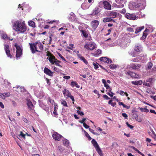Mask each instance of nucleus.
Returning a JSON list of instances; mask_svg holds the SVG:
<instances>
[{"label": "nucleus", "instance_id": "obj_33", "mask_svg": "<svg viewBox=\"0 0 156 156\" xmlns=\"http://www.w3.org/2000/svg\"><path fill=\"white\" fill-rule=\"evenodd\" d=\"M61 104L65 107H68V105L66 102L63 99H61L60 101Z\"/></svg>", "mask_w": 156, "mask_h": 156}, {"label": "nucleus", "instance_id": "obj_50", "mask_svg": "<svg viewBox=\"0 0 156 156\" xmlns=\"http://www.w3.org/2000/svg\"><path fill=\"white\" fill-rule=\"evenodd\" d=\"M127 30L130 32H134V30L131 27H129L127 28Z\"/></svg>", "mask_w": 156, "mask_h": 156}, {"label": "nucleus", "instance_id": "obj_64", "mask_svg": "<svg viewBox=\"0 0 156 156\" xmlns=\"http://www.w3.org/2000/svg\"><path fill=\"white\" fill-rule=\"evenodd\" d=\"M151 136L154 138V140L156 141V134H154V135H151Z\"/></svg>", "mask_w": 156, "mask_h": 156}, {"label": "nucleus", "instance_id": "obj_23", "mask_svg": "<svg viewBox=\"0 0 156 156\" xmlns=\"http://www.w3.org/2000/svg\"><path fill=\"white\" fill-rule=\"evenodd\" d=\"M102 83L104 84L105 87L107 89L109 90L111 89V88L109 86L108 84H107L106 82L105 79H102Z\"/></svg>", "mask_w": 156, "mask_h": 156}, {"label": "nucleus", "instance_id": "obj_29", "mask_svg": "<svg viewBox=\"0 0 156 156\" xmlns=\"http://www.w3.org/2000/svg\"><path fill=\"white\" fill-rule=\"evenodd\" d=\"M112 20V19L111 18L106 17L103 19V21L104 23L111 22Z\"/></svg>", "mask_w": 156, "mask_h": 156}, {"label": "nucleus", "instance_id": "obj_57", "mask_svg": "<svg viewBox=\"0 0 156 156\" xmlns=\"http://www.w3.org/2000/svg\"><path fill=\"white\" fill-rule=\"evenodd\" d=\"M112 28H110L108 30V33L106 34V36H108V35H109L110 34V33L112 30Z\"/></svg>", "mask_w": 156, "mask_h": 156}, {"label": "nucleus", "instance_id": "obj_41", "mask_svg": "<svg viewBox=\"0 0 156 156\" xmlns=\"http://www.w3.org/2000/svg\"><path fill=\"white\" fill-rule=\"evenodd\" d=\"M108 103L109 104L111 105L113 107H114L116 104L115 102H113V100H110L108 101Z\"/></svg>", "mask_w": 156, "mask_h": 156}, {"label": "nucleus", "instance_id": "obj_10", "mask_svg": "<svg viewBox=\"0 0 156 156\" xmlns=\"http://www.w3.org/2000/svg\"><path fill=\"white\" fill-rule=\"evenodd\" d=\"M52 136L53 139L55 140L59 141L61 138H63L62 136L56 132L54 133L52 135Z\"/></svg>", "mask_w": 156, "mask_h": 156}, {"label": "nucleus", "instance_id": "obj_17", "mask_svg": "<svg viewBox=\"0 0 156 156\" xmlns=\"http://www.w3.org/2000/svg\"><path fill=\"white\" fill-rule=\"evenodd\" d=\"M48 60L50 62L52 65H53L55 63V62L56 60V58L55 57L54 55H51V57L49 58Z\"/></svg>", "mask_w": 156, "mask_h": 156}, {"label": "nucleus", "instance_id": "obj_51", "mask_svg": "<svg viewBox=\"0 0 156 156\" xmlns=\"http://www.w3.org/2000/svg\"><path fill=\"white\" fill-rule=\"evenodd\" d=\"M20 136H21L24 139L25 138V134H23V132L21 131H20V134L19 135V137H20Z\"/></svg>", "mask_w": 156, "mask_h": 156}, {"label": "nucleus", "instance_id": "obj_13", "mask_svg": "<svg viewBox=\"0 0 156 156\" xmlns=\"http://www.w3.org/2000/svg\"><path fill=\"white\" fill-rule=\"evenodd\" d=\"M44 73L46 74V75H48L50 76H53L54 72H52L48 68L45 67L44 68Z\"/></svg>", "mask_w": 156, "mask_h": 156}, {"label": "nucleus", "instance_id": "obj_47", "mask_svg": "<svg viewBox=\"0 0 156 156\" xmlns=\"http://www.w3.org/2000/svg\"><path fill=\"white\" fill-rule=\"evenodd\" d=\"M152 66H153L152 63L151 62H148V69H151L152 67Z\"/></svg>", "mask_w": 156, "mask_h": 156}, {"label": "nucleus", "instance_id": "obj_30", "mask_svg": "<svg viewBox=\"0 0 156 156\" xmlns=\"http://www.w3.org/2000/svg\"><path fill=\"white\" fill-rule=\"evenodd\" d=\"M2 38L4 39L9 40L11 41H12L13 39H10L9 37L8 36L7 34H3L2 35Z\"/></svg>", "mask_w": 156, "mask_h": 156}, {"label": "nucleus", "instance_id": "obj_18", "mask_svg": "<svg viewBox=\"0 0 156 156\" xmlns=\"http://www.w3.org/2000/svg\"><path fill=\"white\" fill-rule=\"evenodd\" d=\"M103 4L104 5L105 8L108 9H111V6L110 4L107 1L104 2Z\"/></svg>", "mask_w": 156, "mask_h": 156}, {"label": "nucleus", "instance_id": "obj_42", "mask_svg": "<svg viewBox=\"0 0 156 156\" xmlns=\"http://www.w3.org/2000/svg\"><path fill=\"white\" fill-rule=\"evenodd\" d=\"M84 132L85 133V136H86V137H87V138H88V139L89 140H90L91 139V138L89 136L88 133L85 130H84Z\"/></svg>", "mask_w": 156, "mask_h": 156}, {"label": "nucleus", "instance_id": "obj_53", "mask_svg": "<svg viewBox=\"0 0 156 156\" xmlns=\"http://www.w3.org/2000/svg\"><path fill=\"white\" fill-rule=\"evenodd\" d=\"M51 52L48 51H47V56H49V57H51V55H53Z\"/></svg>", "mask_w": 156, "mask_h": 156}, {"label": "nucleus", "instance_id": "obj_27", "mask_svg": "<svg viewBox=\"0 0 156 156\" xmlns=\"http://www.w3.org/2000/svg\"><path fill=\"white\" fill-rule=\"evenodd\" d=\"M144 26L137 28L135 30V33L136 34L138 33L139 32H140L142 30L144 29Z\"/></svg>", "mask_w": 156, "mask_h": 156}, {"label": "nucleus", "instance_id": "obj_49", "mask_svg": "<svg viewBox=\"0 0 156 156\" xmlns=\"http://www.w3.org/2000/svg\"><path fill=\"white\" fill-rule=\"evenodd\" d=\"M77 112L78 114L81 116H83L84 115V114L83 113V112L80 111L79 110H77Z\"/></svg>", "mask_w": 156, "mask_h": 156}, {"label": "nucleus", "instance_id": "obj_37", "mask_svg": "<svg viewBox=\"0 0 156 156\" xmlns=\"http://www.w3.org/2000/svg\"><path fill=\"white\" fill-rule=\"evenodd\" d=\"M60 63H61V62L56 59V60H55V62L54 64H55L57 66H58L60 67H62V66L59 64Z\"/></svg>", "mask_w": 156, "mask_h": 156}, {"label": "nucleus", "instance_id": "obj_43", "mask_svg": "<svg viewBox=\"0 0 156 156\" xmlns=\"http://www.w3.org/2000/svg\"><path fill=\"white\" fill-rule=\"evenodd\" d=\"M80 58L81 60H82L83 62L85 63L86 64H88V62L87 60L84 58L83 56H81L80 57Z\"/></svg>", "mask_w": 156, "mask_h": 156}, {"label": "nucleus", "instance_id": "obj_22", "mask_svg": "<svg viewBox=\"0 0 156 156\" xmlns=\"http://www.w3.org/2000/svg\"><path fill=\"white\" fill-rule=\"evenodd\" d=\"M100 12L99 9L98 8H95L93 10L91 15L93 16H94L98 14Z\"/></svg>", "mask_w": 156, "mask_h": 156}, {"label": "nucleus", "instance_id": "obj_28", "mask_svg": "<svg viewBox=\"0 0 156 156\" xmlns=\"http://www.w3.org/2000/svg\"><path fill=\"white\" fill-rule=\"evenodd\" d=\"M101 51L99 49H98L93 54L94 56H98L101 54Z\"/></svg>", "mask_w": 156, "mask_h": 156}, {"label": "nucleus", "instance_id": "obj_54", "mask_svg": "<svg viewBox=\"0 0 156 156\" xmlns=\"http://www.w3.org/2000/svg\"><path fill=\"white\" fill-rule=\"evenodd\" d=\"M43 106L42 107V108L45 110V111H47L48 110V108L45 105H43Z\"/></svg>", "mask_w": 156, "mask_h": 156}, {"label": "nucleus", "instance_id": "obj_9", "mask_svg": "<svg viewBox=\"0 0 156 156\" xmlns=\"http://www.w3.org/2000/svg\"><path fill=\"white\" fill-rule=\"evenodd\" d=\"M13 88H15V90L19 93L23 92L24 93V94H25L26 92H27L26 90H25L24 88L23 87L17 86L15 87H14Z\"/></svg>", "mask_w": 156, "mask_h": 156}, {"label": "nucleus", "instance_id": "obj_21", "mask_svg": "<svg viewBox=\"0 0 156 156\" xmlns=\"http://www.w3.org/2000/svg\"><path fill=\"white\" fill-rule=\"evenodd\" d=\"M119 14V13L114 12H112L109 14V16L111 17V18H115Z\"/></svg>", "mask_w": 156, "mask_h": 156}, {"label": "nucleus", "instance_id": "obj_60", "mask_svg": "<svg viewBox=\"0 0 156 156\" xmlns=\"http://www.w3.org/2000/svg\"><path fill=\"white\" fill-rule=\"evenodd\" d=\"M86 120V118H83L82 119V120L79 121V122H80L81 123L83 124V123H84V122Z\"/></svg>", "mask_w": 156, "mask_h": 156}, {"label": "nucleus", "instance_id": "obj_32", "mask_svg": "<svg viewBox=\"0 0 156 156\" xmlns=\"http://www.w3.org/2000/svg\"><path fill=\"white\" fill-rule=\"evenodd\" d=\"M10 93L9 92L4 93L3 94H0V97L3 96L4 97H9L10 96Z\"/></svg>", "mask_w": 156, "mask_h": 156}, {"label": "nucleus", "instance_id": "obj_45", "mask_svg": "<svg viewBox=\"0 0 156 156\" xmlns=\"http://www.w3.org/2000/svg\"><path fill=\"white\" fill-rule=\"evenodd\" d=\"M89 130L90 132L92 133L94 135H99V134H98V133H97L95 132H94V130H93V129H90V128H89Z\"/></svg>", "mask_w": 156, "mask_h": 156}, {"label": "nucleus", "instance_id": "obj_3", "mask_svg": "<svg viewBox=\"0 0 156 156\" xmlns=\"http://www.w3.org/2000/svg\"><path fill=\"white\" fill-rule=\"evenodd\" d=\"M96 47L95 44L94 42H90L89 43H86L84 46V48L87 50H92L95 49Z\"/></svg>", "mask_w": 156, "mask_h": 156}, {"label": "nucleus", "instance_id": "obj_36", "mask_svg": "<svg viewBox=\"0 0 156 156\" xmlns=\"http://www.w3.org/2000/svg\"><path fill=\"white\" fill-rule=\"evenodd\" d=\"M141 48L140 46H136L134 50L136 51L139 52L142 51Z\"/></svg>", "mask_w": 156, "mask_h": 156}, {"label": "nucleus", "instance_id": "obj_20", "mask_svg": "<svg viewBox=\"0 0 156 156\" xmlns=\"http://www.w3.org/2000/svg\"><path fill=\"white\" fill-rule=\"evenodd\" d=\"M115 2L118 4H120L119 7H124V4L125 3V0H115Z\"/></svg>", "mask_w": 156, "mask_h": 156}, {"label": "nucleus", "instance_id": "obj_55", "mask_svg": "<svg viewBox=\"0 0 156 156\" xmlns=\"http://www.w3.org/2000/svg\"><path fill=\"white\" fill-rule=\"evenodd\" d=\"M53 114L54 115V116L56 117V116L58 115L57 112V110H54L53 113Z\"/></svg>", "mask_w": 156, "mask_h": 156}, {"label": "nucleus", "instance_id": "obj_15", "mask_svg": "<svg viewBox=\"0 0 156 156\" xmlns=\"http://www.w3.org/2000/svg\"><path fill=\"white\" fill-rule=\"evenodd\" d=\"M63 94L65 97H67L68 98H73V97L71 95L69 91L66 89H65L62 91Z\"/></svg>", "mask_w": 156, "mask_h": 156}, {"label": "nucleus", "instance_id": "obj_56", "mask_svg": "<svg viewBox=\"0 0 156 156\" xmlns=\"http://www.w3.org/2000/svg\"><path fill=\"white\" fill-rule=\"evenodd\" d=\"M58 55L63 60L65 61L66 62V59L63 56H62V55L60 54H58Z\"/></svg>", "mask_w": 156, "mask_h": 156}, {"label": "nucleus", "instance_id": "obj_5", "mask_svg": "<svg viewBox=\"0 0 156 156\" xmlns=\"http://www.w3.org/2000/svg\"><path fill=\"white\" fill-rule=\"evenodd\" d=\"M140 64L137 63H131L128 66V67L129 69H132L134 70H138L141 67Z\"/></svg>", "mask_w": 156, "mask_h": 156}, {"label": "nucleus", "instance_id": "obj_26", "mask_svg": "<svg viewBox=\"0 0 156 156\" xmlns=\"http://www.w3.org/2000/svg\"><path fill=\"white\" fill-rule=\"evenodd\" d=\"M70 85L72 87L75 86L77 88H79L80 86L78 85V83L75 81H73L71 82Z\"/></svg>", "mask_w": 156, "mask_h": 156}, {"label": "nucleus", "instance_id": "obj_1", "mask_svg": "<svg viewBox=\"0 0 156 156\" xmlns=\"http://www.w3.org/2000/svg\"><path fill=\"white\" fill-rule=\"evenodd\" d=\"M15 30L18 34H23L27 30V27L25 22L22 20L16 21L13 24Z\"/></svg>", "mask_w": 156, "mask_h": 156}, {"label": "nucleus", "instance_id": "obj_6", "mask_svg": "<svg viewBox=\"0 0 156 156\" xmlns=\"http://www.w3.org/2000/svg\"><path fill=\"white\" fill-rule=\"evenodd\" d=\"M125 17L127 19L132 20H135L136 19V16L135 14H130L129 13H126L125 15Z\"/></svg>", "mask_w": 156, "mask_h": 156}, {"label": "nucleus", "instance_id": "obj_8", "mask_svg": "<svg viewBox=\"0 0 156 156\" xmlns=\"http://www.w3.org/2000/svg\"><path fill=\"white\" fill-rule=\"evenodd\" d=\"M27 104L30 110L32 112L34 111V105L29 98H27Z\"/></svg>", "mask_w": 156, "mask_h": 156}, {"label": "nucleus", "instance_id": "obj_25", "mask_svg": "<svg viewBox=\"0 0 156 156\" xmlns=\"http://www.w3.org/2000/svg\"><path fill=\"white\" fill-rule=\"evenodd\" d=\"M132 83L133 84L138 85H141L143 83V81L140 80L138 81H135L132 82Z\"/></svg>", "mask_w": 156, "mask_h": 156}, {"label": "nucleus", "instance_id": "obj_31", "mask_svg": "<svg viewBox=\"0 0 156 156\" xmlns=\"http://www.w3.org/2000/svg\"><path fill=\"white\" fill-rule=\"evenodd\" d=\"M80 31L82 33V35L84 37L87 38L88 37V34L86 31L85 30H80Z\"/></svg>", "mask_w": 156, "mask_h": 156}, {"label": "nucleus", "instance_id": "obj_16", "mask_svg": "<svg viewBox=\"0 0 156 156\" xmlns=\"http://www.w3.org/2000/svg\"><path fill=\"white\" fill-rule=\"evenodd\" d=\"M149 29L147 28H146L144 31V32L143 36L142 37H141L140 39L141 40H143L146 38L147 35H148V34L147 33V32H149Z\"/></svg>", "mask_w": 156, "mask_h": 156}, {"label": "nucleus", "instance_id": "obj_44", "mask_svg": "<svg viewBox=\"0 0 156 156\" xmlns=\"http://www.w3.org/2000/svg\"><path fill=\"white\" fill-rule=\"evenodd\" d=\"M143 84L144 85L147 87H150L151 86L150 83H149L147 82V80L144 81L143 83Z\"/></svg>", "mask_w": 156, "mask_h": 156}, {"label": "nucleus", "instance_id": "obj_52", "mask_svg": "<svg viewBox=\"0 0 156 156\" xmlns=\"http://www.w3.org/2000/svg\"><path fill=\"white\" fill-rule=\"evenodd\" d=\"M119 12L122 14H125L126 12V10L125 9H123L122 10L119 11Z\"/></svg>", "mask_w": 156, "mask_h": 156}, {"label": "nucleus", "instance_id": "obj_38", "mask_svg": "<svg viewBox=\"0 0 156 156\" xmlns=\"http://www.w3.org/2000/svg\"><path fill=\"white\" fill-rule=\"evenodd\" d=\"M119 92L120 95L122 96H124L125 95L126 97L128 96V94L126 92H124L122 90H120V91H119Z\"/></svg>", "mask_w": 156, "mask_h": 156}, {"label": "nucleus", "instance_id": "obj_46", "mask_svg": "<svg viewBox=\"0 0 156 156\" xmlns=\"http://www.w3.org/2000/svg\"><path fill=\"white\" fill-rule=\"evenodd\" d=\"M93 64L94 67V68L95 69H97L98 68V65H99V64L97 63H95L93 62Z\"/></svg>", "mask_w": 156, "mask_h": 156}, {"label": "nucleus", "instance_id": "obj_12", "mask_svg": "<svg viewBox=\"0 0 156 156\" xmlns=\"http://www.w3.org/2000/svg\"><path fill=\"white\" fill-rule=\"evenodd\" d=\"M99 60L102 61L107 63H111L112 62L111 59L105 57H101L100 58Z\"/></svg>", "mask_w": 156, "mask_h": 156}, {"label": "nucleus", "instance_id": "obj_63", "mask_svg": "<svg viewBox=\"0 0 156 156\" xmlns=\"http://www.w3.org/2000/svg\"><path fill=\"white\" fill-rule=\"evenodd\" d=\"M58 149L60 151H62L64 150V149L61 146H58Z\"/></svg>", "mask_w": 156, "mask_h": 156}, {"label": "nucleus", "instance_id": "obj_19", "mask_svg": "<svg viewBox=\"0 0 156 156\" xmlns=\"http://www.w3.org/2000/svg\"><path fill=\"white\" fill-rule=\"evenodd\" d=\"M63 140H62V141L64 145L69 148V147H70L69 146V140L67 139H64V138H63Z\"/></svg>", "mask_w": 156, "mask_h": 156}, {"label": "nucleus", "instance_id": "obj_59", "mask_svg": "<svg viewBox=\"0 0 156 156\" xmlns=\"http://www.w3.org/2000/svg\"><path fill=\"white\" fill-rule=\"evenodd\" d=\"M83 126L86 129H88L89 127V126L85 123H83Z\"/></svg>", "mask_w": 156, "mask_h": 156}, {"label": "nucleus", "instance_id": "obj_11", "mask_svg": "<svg viewBox=\"0 0 156 156\" xmlns=\"http://www.w3.org/2000/svg\"><path fill=\"white\" fill-rule=\"evenodd\" d=\"M126 74L130 75L132 77L134 78L137 79L140 77L139 74H137L135 73L130 71L128 72Z\"/></svg>", "mask_w": 156, "mask_h": 156}, {"label": "nucleus", "instance_id": "obj_61", "mask_svg": "<svg viewBox=\"0 0 156 156\" xmlns=\"http://www.w3.org/2000/svg\"><path fill=\"white\" fill-rule=\"evenodd\" d=\"M147 82H148L149 83H150V85H151V81H152V79L149 78L148 80H146Z\"/></svg>", "mask_w": 156, "mask_h": 156}, {"label": "nucleus", "instance_id": "obj_35", "mask_svg": "<svg viewBox=\"0 0 156 156\" xmlns=\"http://www.w3.org/2000/svg\"><path fill=\"white\" fill-rule=\"evenodd\" d=\"M133 118L135 119L137 121L139 122H140L142 121L141 119L140 118H139L137 115L136 114L133 115Z\"/></svg>", "mask_w": 156, "mask_h": 156}, {"label": "nucleus", "instance_id": "obj_40", "mask_svg": "<svg viewBox=\"0 0 156 156\" xmlns=\"http://www.w3.org/2000/svg\"><path fill=\"white\" fill-rule=\"evenodd\" d=\"M140 110L142 112H148L149 111V110L148 109H147L146 108H140Z\"/></svg>", "mask_w": 156, "mask_h": 156}, {"label": "nucleus", "instance_id": "obj_39", "mask_svg": "<svg viewBox=\"0 0 156 156\" xmlns=\"http://www.w3.org/2000/svg\"><path fill=\"white\" fill-rule=\"evenodd\" d=\"M28 23L29 25L30 26H31L33 27H35V24L34 22L31 21L30 22H29Z\"/></svg>", "mask_w": 156, "mask_h": 156}, {"label": "nucleus", "instance_id": "obj_7", "mask_svg": "<svg viewBox=\"0 0 156 156\" xmlns=\"http://www.w3.org/2000/svg\"><path fill=\"white\" fill-rule=\"evenodd\" d=\"M4 50L7 56L10 58H12V56L10 53L9 45L6 44H5Z\"/></svg>", "mask_w": 156, "mask_h": 156}, {"label": "nucleus", "instance_id": "obj_24", "mask_svg": "<svg viewBox=\"0 0 156 156\" xmlns=\"http://www.w3.org/2000/svg\"><path fill=\"white\" fill-rule=\"evenodd\" d=\"M91 143L93 145L96 149L99 147L97 142L94 139H92L91 141Z\"/></svg>", "mask_w": 156, "mask_h": 156}, {"label": "nucleus", "instance_id": "obj_34", "mask_svg": "<svg viewBox=\"0 0 156 156\" xmlns=\"http://www.w3.org/2000/svg\"><path fill=\"white\" fill-rule=\"evenodd\" d=\"M96 150L98 152V153L99 154L100 156H103V155L102 153V152L101 150L100 149L99 147L96 149Z\"/></svg>", "mask_w": 156, "mask_h": 156}, {"label": "nucleus", "instance_id": "obj_4", "mask_svg": "<svg viewBox=\"0 0 156 156\" xmlns=\"http://www.w3.org/2000/svg\"><path fill=\"white\" fill-rule=\"evenodd\" d=\"M14 46L16 49V57L17 58L20 57L22 55V49L17 43H15Z\"/></svg>", "mask_w": 156, "mask_h": 156}, {"label": "nucleus", "instance_id": "obj_14", "mask_svg": "<svg viewBox=\"0 0 156 156\" xmlns=\"http://www.w3.org/2000/svg\"><path fill=\"white\" fill-rule=\"evenodd\" d=\"M99 23V22L96 20L92 21L91 22V26L94 30L97 27Z\"/></svg>", "mask_w": 156, "mask_h": 156}, {"label": "nucleus", "instance_id": "obj_58", "mask_svg": "<svg viewBox=\"0 0 156 156\" xmlns=\"http://www.w3.org/2000/svg\"><path fill=\"white\" fill-rule=\"evenodd\" d=\"M122 115L125 119H127L128 115L126 113H122Z\"/></svg>", "mask_w": 156, "mask_h": 156}, {"label": "nucleus", "instance_id": "obj_2", "mask_svg": "<svg viewBox=\"0 0 156 156\" xmlns=\"http://www.w3.org/2000/svg\"><path fill=\"white\" fill-rule=\"evenodd\" d=\"M30 50L32 53L36 52H41L43 50V45L40 42H36L33 43H29Z\"/></svg>", "mask_w": 156, "mask_h": 156}, {"label": "nucleus", "instance_id": "obj_48", "mask_svg": "<svg viewBox=\"0 0 156 156\" xmlns=\"http://www.w3.org/2000/svg\"><path fill=\"white\" fill-rule=\"evenodd\" d=\"M109 67L110 69H115L117 67V66L116 65L114 64H111L109 66Z\"/></svg>", "mask_w": 156, "mask_h": 156}, {"label": "nucleus", "instance_id": "obj_62", "mask_svg": "<svg viewBox=\"0 0 156 156\" xmlns=\"http://www.w3.org/2000/svg\"><path fill=\"white\" fill-rule=\"evenodd\" d=\"M63 78L65 79H69L70 78V76H65L63 77Z\"/></svg>", "mask_w": 156, "mask_h": 156}]
</instances>
